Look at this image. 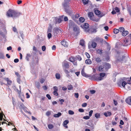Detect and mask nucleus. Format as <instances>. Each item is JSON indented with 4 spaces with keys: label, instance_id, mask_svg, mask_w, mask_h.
<instances>
[{
    "label": "nucleus",
    "instance_id": "f257e3e1",
    "mask_svg": "<svg viewBox=\"0 0 131 131\" xmlns=\"http://www.w3.org/2000/svg\"><path fill=\"white\" fill-rule=\"evenodd\" d=\"M21 13L15 10L9 9L7 13V15L8 17H12L14 18L18 17L21 15Z\"/></svg>",
    "mask_w": 131,
    "mask_h": 131
},
{
    "label": "nucleus",
    "instance_id": "f03ea898",
    "mask_svg": "<svg viewBox=\"0 0 131 131\" xmlns=\"http://www.w3.org/2000/svg\"><path fill=\"white\" fill-rule=\"evenodd\" d=\"M106 75L105 73H101L99 74H96L92 76V79L97 81H101L103 79Z\"/></svg>",
    "mask_w": 131,
    "mask_h": 131
},
{
    "label": "nucleus",
    "instance_id": "7ed1b4c3",
    "mask_svg": "<svg viewBox=\"0 0 131 131\" xmlns=\"http://www.w3.org/2000/svg\"><path fill=\"white\" fill-rule=\"evenodd\" d=\"M122 43L123 46H127L131 44V34H129L127 36L125 39L122 41Z\"/></svg>",
    "mask_w": 131,
    "mask_h": 131
},
{
    "label": "nucleus",
    "instance_id": "20e7f679",
    "mask_svg": "<svg viewBox=\"0 0 131 131\" xmlns=\"http://www.w3.org/2000/svg\"><path fill=\"white\" fill-rule=\"evenodd\" d=\"M62 65L64 70V69H68L69 68L68 62L66 61H63L62 63Z\"/></svg>",
    "mask_w": 131,
    "mask_h": 131
},
{
    "label": "nucleus",
    "instance_id": "39448f33",
    "mask_svg": "<svg viewBox=\"0 0 131 131\" xmlns=\"http://www.w3.org/2000/svg\"><path fill=\"white\" fill-rule=\"evenodd\" d=\"M69 60L70 62H72L74 65H77V62L75 61V58L73 57H71L69 58Z\"/></svg>",
    "mask_w": 131,
    "mask_h": 131
},
{
    "label": "nucleus",
    "instance_id": "423d86ee",
    "mask_svg": "<svg viewBox=\"0 0 131 131\" xmlns=\"http://www.w3.org/2000/svg\"><path fill=\"white\" fill-rule=\"evenodd\" d=\"M70 1V0H64V3L63 4V6L65 9L68 8V5Z\"/></svg>",
    "mask_w": 131,
    "mask_h": 131
},
{
    "label": "nucleus",
    "instance_id": "0eeeda50",
    "mask_svg": "<svg viewBox=\"0 0 131 131\" xmlns=\"http://www.w3.org/2000/svg\"><path fill=\"white\" fill-rule=\"evenodd\" d=\"M60 31L61 32L60 29L56 27L54 28L53 30V32L54 35H56Z\"/></svg>",
    "mask_w": 131,
    "mask_h": 131
},
{
    "label": "nucleus",
    "instance_id": "6e6552de",
    "mask_svg": "<svg viewBox=\"0 0 131 131\" xmlns=\"http://www.w3.org/2000/svg\"><path fill=\"white\" fill-rule=\"evenodd\" d=\"M94 40L97 42L102 43L103 40V39L100 38L99 37H96L95 39Z\"/></svg>",
    "mask_w": 131,
    "mask_h": 131
},
{
    "label": "nucleus",
    "instance_id": "1a4fd4ad",
    "mask_svg": "<svg viewBox=\"0 0 131 131\" xmlns=\"http://www.w3.org/2000/svg\"><path fill=\"white\" fill-rule=\"evenodd\" d=\"M126 102L128 104L131 105V96L127 98L126 100Z\"/></svg>",
    "mask_w": 131,
    "mask_h": 131
},
{
    "label": "nucleus",
    "instance_id": "9d476101",
    "mask_svg": "<svg viewBox=\"0 0 131 131\" xmlns=\"http://www.w3.org/2000/svg\"><path fill=\"white\" fill-rule=\"evenodd\" d=\"M104 69V67L102 65H100L99 67L98 70L100 72H102L105 71Z\"/></svg>",
    "mask_w": 131,
    "mask_h": 131
},
{
    "label": "nucleus",
    "instance_id": "9b49d317",
    "mask_svg": "<svg viewBox=\"0 0 131 131\" xmlns=\"http://www.w3.org/2000/svg\"><path fill=\"white\" fill-rule=\"evenodd\" d=\"M61 43L63 46L65 47H67L68 46V43L65 41V40H63L61 42Z\"/></svg>",
    "mask_w": 131,
    "mask_h": 131
},
{
    "label": "nucleus",
    "instance_id": "f8f14e48",
    "mask_svg": "<svg viewBox=\"0 0 131 131\" xmlns=\"http://www.w3.org/2000/svg\"><path fill=\"white\" fill-rule=\"evenodd\" d=\"M81 74L82 75L85 77H92L91 75H88V74H86V73L84 72V71L82 70L81 71Z\"/></svg>",
    "mask_w": 131,
    "mask_h": 131
},
{
    "label": "nucleus",
    "instance_id": "ddd939ff",
    "mask_svg": "<svg viewBox=\"0 0 131 131\" xmlns=\"http://www.w3.org/2000/svg\"><path fill=\"white\" fill-rule=\"evenodd\" d=\"M64 71L66 74L67 77L69 78L70 77V76L69 74L70 73L69 72L68 70H67L66 69H64Z\"/></svg>",
    "mask_w": 131,
    "mask_h": 131
},
{
    "label": "nucleus",
    "instance_id": "4468645a",
    "mask_svg": "<svg viewBox=\"0 0 131 131\" xmlns=\"http://www.w3.org/2000/svg\"><path fill=\"white\" fill-rule=\"evenodd\" d=\"M93 14L92 12H89L88 13V16L89 17L90 19H91L93 17Z\"/></svg>",
    "mask_w": 131,
    "mask_h": 131
},
{
    "label": "nucleus",
    "instance_id": "2eb2a0df",
    "mask_svg": "<svg viewBox=\"0 0 131 131\" xmlns=\"http://www.w3.org/2000/svg\"><path fill=\"white\" fill-rule=\"evenodd\" d=\"M73 30L75 31L78 32L79 30V29L77 26L74 25L73 27Z\"/></svg>",
    "mask_w": 131,
    "mask_h": 131
},
{
    "label": "nucleus",
    "instance_id": "dca6fc26",
    "mask_svg": "<svg viewBox=\"0 0 131 131\" xmlns=\"http://www.w3.org/2000/svg\"><path fill=\"white\" fill-rule=\"evenodd\" d=\"M5 79L7 81V84L8 85H10L12 83V81L10 80H9L8 78H5Z\"/></svg>",
    "mask_w": 131,
    "mask_h": 131
},
{
    "label": "nucleus",
    "instance_id": "f3484780",
    "mask_svg": "<svg viewBox=\"0 0 131 131\" xmlns=\"http://www.w3.org/2000/svg\"><path fill=\"white\" fill-rule=\"evenodd\" d=\"M61 113L60 112H59L58 113L55 114L53 115V117L56 118L59 117L61 115Z\"/></svg>",
    "mask_w": 131,
    "mask_h": 131
},
{
    "label": "nucleus",
    "instance_id": "a211bd4d",
    "mask_svg": "<svg viewBox=\"0 0 131 131\" xmlns=\"http://www.w3.org/2000/svg\"><path fill=\"white\" fill-rule=\"evenodd\" d=\"M94 10L95 13L96 15H99L101 14V12L96 9H94Z\"/></svg>",
    "mask_w": 131,
    "mask_h": 131
},
{
    "label": "nucleus",
    "instance_id": "6ab92c4d",
    "mask_svg": "<svg viewBox=\"0 0 131 131\" xmlns=\"http://www.w3.org/2000/svg\"><path fill=\"white\" fill-rule=\"evenodd\" d=\"M85 63L87 64H91L92 63V61L90 59H87L85 61Z\"/></svg>",
    "mask_w": 131,
    "mask_h": 131
},
{
    "label": "nucleus",
    "instance_id": "aec40b11",
    "mask_svg": "<svg viewBox=\"0 0 131 131\" xmlns=\"http://www.w3.org/2000/svg\"><path fill=\"white\" fill-rule=\"evenodd\" d=\"M84 42H85L83 40H81L80 41V44L83 47H85Z\"/></svg>",
    "mask_w": 131,
    "mask_h": 131
},
{
    "label": "nucleus",
    "instance_id": "412c9836",
    "mask_svg": "<svg viewBox=\"0 0 131 131\" xmlns=\"http://www.w3.org/2000/svg\"><path fill=\"white\" fill-rule=\"evenodd\" d=\"M89 25L87 23H85L83 25V28L84 29H87L89 27Z\"/></svg>",
    "mask_w": 131,
    "mask_h": 131
},
{
    "label": "nucleus",
    "instance_id": "4be33fe9",
    "mask_svg": "<svg viewBox=\"0 0 131 131\" xmlns=\"http://www.w3.org/2000/svg\"><path fill=\"white\" fill-rule=\"evenodd\" d=\"M111 114V112H108L107 113L105 112L104 113V115L106 117L110 116Z\"/></svg>",
    "mask_w": 131,
    "mask_h": 131
},
{
    "label": "nucleus",
    "instance_id": "5701e85b",
    "mask_svg": "<svg viewBox=\"0 0 131 131\" xmlns=\"http://www.w3.org/2000/svg\"><path fill=\"white\" fill-rule=\"evenodd\" d=\"M128 31H124L122 33V35L123 36H126L128 34Z\"/></svg>",
    "mask_w": 131,
    "mask_h": 131
},
{
    "label": "nucleus",
    "instance_id": "b1692460",
    "mask_svg": "<svg viewBox=\"0 0 131 131\" xmlns=\"http://www.w3.org/2000/svg\"><path fill=\"white\" fill-rule=\"evenodd\" d=\"M97 43L93 41L92 42L91 46L93 48H95L96 46Z\"/></svg>",
    "mask_w": 131,
    "mask_h": 131
},
{
    "label": "nucleus",
    "instance_id": "393cba45",
    "mask_svg": "<svg viewBox=\"0 0 131 131\" xmlns=\"http://www.w3.org/2000/svg\"><path fill=\"white\" fill-rule=\"evenodd\" d=\"M95 59L96 62L97 63L100 62L102 61L101 58L99 57L96 58Z\"/></svg>",
    "mask_w": 131,
    "mask_h": 131
},
{
    "label": "nucleus",
    "instance_id": "a878e982",
    "mask_svg": "<svg viewBox=\"0 0 131 131\" xmlns=\"http://www.w3.org/2000/svg\"><path fill=\"white\" fill-rule=\"evenodd\" d=\"M105 66L107 69H108L111 68V65L110 64L108 63H105Z\"/></svg>",
    "mask_w": 131,
    "mask_h": 131
},
{
    "label": "nucleus",
    "instance_id": "bb28decb",
    "mask_svg": "<svg viewBox=\"0 0 131 131\" xmlns=\"http://www.w3.org/2000/svg\"><path fill=\"white\" fill-rule=\"evenodd\" d=\"M79 21L81 23H83L85 21V19L83 17H80L79 19Z\"/></svg>",
    "mask_w": 131,
    "mask_h": 131
},
{
    "label": "nucleus",
    "instance_id": "cd10ccee",
    "mask_svg": "<svg viewBox=\"0 0 131 131\" xmlns=\"http://www.w3.org/2000/svg\"><path fill=\"white\" fill-rule=\"evenodd\" d=\"M119 31L122 32V33L125 31V29L123 27H120L118 29Z\"/></svg>",
    "mask_w": 131,
    "mask_h": 131
},
{
    "label": "nucleus",
    "instance_id": "c85d7f7f",
    "mask_svg": "<svg viewBox=\"0 0 131 131\" xmlns=\"http://www.w3.org/2000/svg\"><path fill=\"white\" fill-rule=\"evenodd\" d=\"M30 57L31 55L30 54H27L26 57V59L27 61H29Z\"/></svg>",
    "mask_w": 131,
    "mask_h": 131
},
{
    "label": "nucleus",
    "instance_id": "c756f323",
    "mask_svg": "<svg viewBox=\"0 0 131 131\" xmlns=\"http://www.w3.org/2000/svg\"><path fill=\"white\" fill-rule=\"evenodd\" d=\"M113 32L115 34H117L119 32V30L118 29L115 28L113 29Z\"/></svg>",
    "mask_w": 131,
    "mask_h": 131
},
{
    "label": "nucleus",
    "instance_id": "7c9ffc66",
    "mask_svg": "<svg viewBox=\"0 0 131 131\" xmlns=\"http://www.w3.org/2000/svg\"><path fill=\"white\" fill-rule=\"evenodd\" d=\"M56 79H59L60 78V74L57 73L56 74Z\"/></svg>",
    "mask_w": 131,
    "mask_h": 131
},
{
    "label": "nucleus",
    "instance_id": "2f4dec72",
    "mask_svg": "<svg viewBox=\"0 0 131 131\" xmlns=\"http://www.w3.org/2000/svg\"><path fill=\"white\" fill-rule=\"evenodd\" d=\"M127 84V82L124 81L122 82V85L124 88H125V86Z\"/></svg>",
    "mask_w": 131,
    "mask_h": 131
},
{
    "label": "nucleus",
    "instance_id": "473e14b6",
    "mask_svg": "<svg viewBox=\"0 0 131 131\" xmlns=\"http://www.w3.org/2000/svg\"><path fill=\"white\" fill-rule=\"evenodd\" d=\"M69 121L68 120H66L64 121L63 123V125H66L68 123Z\"/></svg>",
    "mask_w": 131,
    "mask_h": 131
},
{
    "label": "nucleus",
    "instance_id": "72a5a7b5",
    "mask_svg": "<svg viewBox=\"0 0 131 131\" xmlns=\"http://www.w3.org/2000/svg\"><path fill=\"white\" fill-rule=\"evenodd\" d=\"M82 1L84 5L87 4L88 3V0H83Z\"/></svg>",
    "mask_w": 131,
    "mask_h": 131
},
{
    "label": "nucleus",
    "instance_id": "f704fd0d",
    "mask_svg": "<svg viewBox=\"0 0 131 131\" xmlns=\"http://www.w3.org/2000/svg\"><path fill=\"white\" fill-rule=\"evenodd\" d=\"M95 116L97 118H99L100 117V115L98 113H96L95 114Z\"/></svg>",
    "mask_w": 131,
    "mask_h": 131
},
{
    "label": "nucleus",
    "instance_id": "c9c22d12",
    "mask_svg": "<svg viewBox=\"0 0 131 131\" xmlns=\"http://www.w3.org/2000/svg\"><path fill=\"white\" fill-rule=\"evenodd\" d=\"M68 113L70 115H72L74 114V112L72 111L69 110L68 111Z\"/></svg>",
    "mask_w": 131,
    "mask_h": 131
},
{
    "label": "nucleus",
    "instance_id": "e433bc0d",
    "mask_svg": "<svg viewBox=\"0 0 131 131\" xmlns=\"http://www.w3.org/2000/svg\"><path fill=\"white\" fill-rule=\"evenodd\" d=\"M48 127L49 129H51L53 128V126L52 124H49L48 125Z\"/></svg>",
    "mask_w": 131,
    "mask_h": 131
},
{
    "label": "nucleus",
    "instance_id": "4c0bfd02",
    "mask_svg": "<svg viewBox=\"0 0 131 131\" xmlns=\"http://www.w3.org/2000/svg\"><path fill=\"white\" fill-rule=\"evenodd\" d=\"M77 60L80 61L81 60L82 58L81 56H77Z\"/></svg>",
    "mask_w": 131,
    "mask_h": 131
},
{
    "label": "nucleus",
    "instance_id": "58836bf2",
    "mask_svg": "<svg viewBox=\"0 0 131 131\" xmlns=\"http://www.w3.org/2000/svg\"><path fill=\"white\" fill-rule=\"evenodd\" d=\"M68 90H71L72 89H73V87L72 85H69L68 86Z\"/></svg>",
    "mask_w": 131,
    "mask_h": 131
},
{
    "label": "nucleus",
    "instance_id": "ea45409f",
    "mask_svg": "<svg viewBox=\"0 0 131 131\" xmlns=\"http://www.w3.org/2000/svg\"><path fill=\"white\" fill-rule=\"evenodd\" d=\"M62 21V19L61 18H59L58 19V21H57L56 23L58 22L59 23H61Z\"/></svg>",
    "mask_w": 131,
    "mask_h": 131
},
{
    "label": "nucleus",
    "instance_id": "a19ab883",
    "mask_svg": "<svg viewBox=\"0 0 131 131\" xmlns=\"http://www.w3.org/2000/svg\"><path fill=\"white\" fill-rule=\"evenodd\" d=\"M51 111H47L46 113V115H47L48 116H50L51 114Z\"/></svg>",
    "mask_w": 131,
    "mask_h": 131
},
{
    "label": "nucleus",
    "instance_id": "79ce46f5",
    "mask_svg": "<svg viewBox=\"0 0 131 131\" xmlns=\"http://www.w3.org/2000/svg\"><path fill=\"white\" fill-rule=\"evenodd\" d=\"M83 118L85 119H88L90 118V116H86L83 117Z\"/></svg>",
    "mask_w": 131,
    "mask_h": 131
},
{
    "label": "nucleus",
    "instance_id": "37998d69",
    "mask_svg": "<svg viewBox=\"0 0 131 131\" xmlns=\"http://www.w3.org/2000/svg\"><path fill=\"white\" fill-rule=\"evenodd\" d=\"M95 91L94 90H91L90 91V93L92 94H94L95 93Z\"/></svg>",
    "mask_w": 131,
    "mask_h": 131
},
{
    "label": "nucleus",
    "instance_id": "c03bdc74",
    "mask_svg": "<svg viewBox=\"0 0 131 131\" xmlns=\"http://www.w3.org/2000/svg\"><path fill=\"white\" fill-rule=\"evenodd\" d=\"M45 81V80L44 79H43V78L41 79L40 80V82L41 83H43Z\"/></svg>",
    "mask_w": 131,
    "mask_h": 131
},
{
    "label": "nucleus",
    "instance_id": "a18cd8bd",
    "mask_svg": "<svg viewBox=\"0 0 131 131\" xmlns=\"http://www.w3.org/2000/svg\"><path fill=\"white\" fill-rule=\"evenodd\" d=\"M48 37L49 39H50L52 35L51 33H49L48 35Z\"/></svg>",
    "mask_w": 131,
    "mask_h": 131
},
{
    "label": "nucleus",
    "instance_id": "49530a36",
    "mask_svg": "<svg viewBox=\"0 0 131 131\" xmlns=\"http://www.w3.org/2000/svg\"><path fill=\"white\" fill-rule=\"evenodd\" d=\"M91 20H92L93 21H95L96 22H97L99 21V19H96L95 18H94L93 17L92 19Z\"/></svg>",
    "mask_w": 131,
    "mask_h": 131
},
{
    "label": "nucleus",
    "instance_id": "de8ad7c7",
    "mask_svg": "<svg viewBox=\"0 0 131 131\" xmlns=\"http://www.w3.org/2000/svg\"><path fill=\"white\" fill-rule=\"evenodd\" d=\"M53 88L54 90V91H58V88L57 86H54L53 87Z\"/></svg>",
    "mask_w": 131,
    "mask_h": 131
},
{
    "label": "nucleus",
    "instance_id": "09e8293b",
    "mask_svg": "<svg viewBox=\"0 0 131 131\" xmlns=\"http://www.w3.org/2000/svg\"><path fill=\"white\" fill-rule=\"evenodd\" d=\"M46 47L44 46L42 47V49L43 51H45L46 50Z\"/></svg>",
    "mask_w": 131,
    "mask_h": 131
},
{
    "label": "nucleus",
    "instance_id": "8fccbe9b",
    "mask_svg": "<svg viewBox=\"0 0 131 131\" xmlns=\"http://www.w3.org/2000/svg\"><path fill=\"white\" fill-rule=\"evenodd\" d=\"M102 50H100L99 49H98L97 50V52L98 53L101 54H102Z\"/></svg>",
    "mask_w": 131,
    "mask_h": 131
},
{
    "label": "nucleus",
    "instance_id": "3c124183",
    "mask_svg": "<svg viewBox=\"0 0 131 131\" xmlns=\"http://www.w3.org/2000/svg\"><path fill=\"white\" fill-rule=\"evenodd\" d=\"M4 58L3 54L2 53H0V58L3 59Z\"/></svg>",
    "mask_w": 131,
    "mask_h": 131
},
{
    "label": "nucleus",
    "instance_id": "603ef678",
    "mask_svg": "<svg viewBox=\"0 0 131 131\" xmlns=\"http://www.w3.org/2000/svg\"><path fill=\"white\" fill-rule=\"evenodd\" d=\"M93 110H91L89 112V116L90 117H91V116L92 115V114L93 113Z\"/></svg>",
    "mask_w": 131,
    "mask_h": 131
},
{
    "label": "nucleus",
    "instance_id": "864d4df0",
    "mask_svg": "<svg viewBox=\"0 0 131 131\" xmlns=\"http://www.w3.org/2000/svg\"><path fill=\"white\" fill-rule=\"evenodd\" d=\"M57 91H53V93L54 95L56 96H57L58 95V93Z\"/></svg>",
    "mask_w": 131,
    "mask_h": 131
},
{
    "label": "nucleus",
    "instance_id": "5fc2aeb1",
    "mask_svg": "<svg viewBox=\"0 0 131 131\" xmlns=\"http://www.w3.org/2000/svg\"><path fill=\"white\" fill-rule=\"evenodd\" d=\"M3 117V114H0V120L2 121Z\"/></svg>",
    "mask_w": 131,
    "mask_h": 131
},
{
    "label": "nucleus",
    "instance_id": "6e6d98bb",
    "mask_svg": "<svg viewBox=\"0 0 131 131\" xmlns=\"http://www.w3.org/2000/svg\"><path fill=\"white\" fill-rule=\"evenodd\" d=\"M52 28V27L51 26L50 28H48V32H51V31Z\"/></svg>",
    "mask_w": 131,
    "mask_h": 131
},
{
    "label": "nucleus",
    "instance_id": "4d7b16f0",
    "mask_svg": "<svg viewBox=\"0 0 131 131\" xmlns=\"http://www.w3.org/2000/svg\"><path fill=\"white\" fill-rule=\"evenodd\" d=\"M79 111L80 112H84V110L82 108H79Z\"/></svg>",
    "mask_w": 131,
    "mask_h": 131
},
{
    "label": "nucleus",
    "instance_id": "13d9d810",
    "mask_svg": "<svg viewBox=\"0 0 131 131\" xmlns=\"http://www.w3.org/2000/svg\"><path fill=\"white\" fill-rule=\"evenodd\" d=\"M85 54L86 55V56H87L88 58L89 59L90 58V56L88 53H87V52H86L85 53Z\"/></svg>",
    "mask_w": 131,
    "mask_h": 131
},
{
    "label": "nucleus",
    "instance_id": "bf43d9fd",
    "mask_svg": "<svg viewBox=\"0 0 131 131\" xmlns=\"http://www.w3.org/2000/svg\"><path fill=\"white\" fill-rule=\"evenodd\" d=\"M46 96L48 98V99H49L50 100L51 99V97L49 94H47Z\"/></svg>",
    "mask_w": 131,
    "mask_h": 131
},
{
    "label": "nucleus",
    "instance_id": "052dcab7",
    "mask_svg": "<svg viewBox=\"0 0 131 131\" xmlns=\"http://www.w3.org/2000/svg\"><path fill=\"white\" fill-rule=\"evenodd\" d=\"M115 10L116 11V12H118L119 11V8L117 7H116L115 8Z\"/></svg>",
    "mask_w": 131,
    "mask_h": 131
},
{
    "label": "nucleus",
    "instance_id": "680f3d73",
    "mask_svg": "<svg viewBox=\"0 0 131 131\" xmlns=\"http://www.w3.org/2000/svg\"><path fill=\"white\" fill-rule=\"evenodd\" d=\"M74 96L77 98H78L79 97V94L78 93H75Z\"/></svg>",
    "mask_w": 131,
    "mask_h": 131
},
{
    "label": "nucleus",
    "instance_id": "e2e57ef3",
    "mask_svg": "<svg viewBox=\"0 0 131 131\" xmlns=\"http://www.w3.org/2000/svg\"><path fill=\"white\" fill-rule=\"evenodd\" d=\"M87 103H85L82 104V106L83 107H85L87 106Z\"/></svg>",
    "mask_w": 131,
    "mask_h": 131
},
{
    "label": "nucleus",
    "instance_id": "0e129e2a",
    "mask_svg": "<svg viewBox=\"0 0 131 131\" xmlns=\"http://www.w3.org/2000/svg\"><path fill=\"white\" fill-rule=\"evenodd\" d=\"M19 60L18 59H16L14 60V61L15 63H17L18 62Z\"/></svg>",
    "mask_w": 131,
    "mask_h": 131
},
{
    "label": "nucleus",
    "instance_id": "69168bd1",
    "mask_svg": "<svg viewBox=\"0 0 131 131\" xmlns=\"http://www.w3.org/2000/svg\"><path fill=\"white\" fill-rule=\"evenodd\" d=\"M59 101H60V103H61V104H63V102H64V100L62 99L59 100Z\"/></svg>",
    "mask_w": 131,
    "mask_h": 131
},
{
    "label": "nucleus",
    "instance_id": "338daca9",
    "mask_svg": "<svg viewBox=\"0 0 131 131\" xmlns=\"http://www.w3.org/2000/svg\"><path fill=\"white\" fill-rule=\"evenodd\" d=\"M12 49V47L11 46H9V47H8L7 48V49L9 51V50H11Z\"/></svg>",
    "mask_w": 131,
    "mask_h": 131
},
{
    "label": "nucleus",
    "instance_id": "774afa93",
    "mask_svg": "<svg viewBox=\"0 0 131 131\" xmlns=\"http://www.w3.org/2000/svg\"><path fill=\"white\" fill-rule=\"evenodd\" d=\"M33 50L34 51H37V50L35 46H34L33 47Z\"/></svg>",
    "mask_w": 131,
    "mask_h": 131
}]
</instances>
